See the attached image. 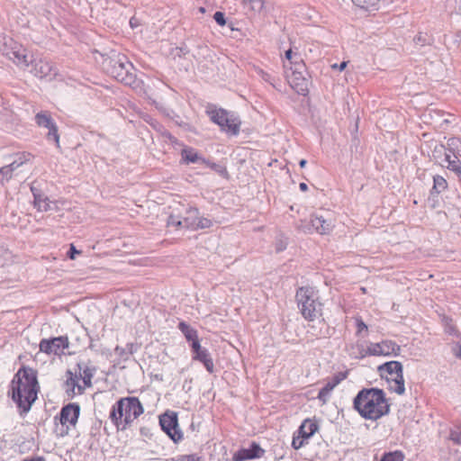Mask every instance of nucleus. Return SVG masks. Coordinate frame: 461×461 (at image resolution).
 I'll use <instances>...</instances> for the list:
<instances>
[{
	"instance_id": "nucleus-23",
	"label": "nucleus",
	"mask_w": 461,
	"mask_h": 461,
	"mask_svg": "<svg viewBox=\"0 0 461 461\" xmlns=\"http://www.w3.org/2000/svg\"><path fill=\"white\" fill-rule=\"evenodd\" d=\"M24 163L25 159H23L22 157H19L11 164L0 167V175L3 176L1 181L2 185H4L5 181H9L13 177V173Z\"/></svg>"
},
{
	"instance_id": "nucleus-37",
	"label": "nucleus",
	"mask_w": 461,
	"mask_h": 461,
	"mask_svg": "<svg viewBox=\"0 0 461 461\" xmlns=\"http://www.w3.org/2000/svg\"><path fill=\"white\" fill-rule=\"evenodd\" d=\"M48 130H49V132L47 134V139L49 140H54L57 143V145H59V135L58 133V127H57L56 123H53L52 126L48 128Z\"/></svg>"
},
{
	"instance_id": "nucleus-26",
	"label": "nucleus",
	"mask_w": 461,
	"mask_h": 461,
	"mask_svg": "<svg viewBox=\"0 0 461 461\" xmlns=\"http://www.w3.org/2000/svg\"><path fill=\"white\" fill-rule=\"evenodd\" d=\"M318 429V425L311 420H305L298 429L303 438H310Z\"/></svg>"
},
{
	"instance_id": "nucleus-14",
	"label": "nucleus",
	"mask_w": 461,
	"mask_h": 461,
	"mask_svg": "<svg viewBox=\"0 0 461 461\" xmlns=\"http://www.w3.org/2000/svg\"><path fill=\"white\" fill-rule=\"evenodd\" d=\"M30 66H32L31 72L37 77L40 78H49L51 80L54 78L58 72L56 68L52 65V63L44 59H34L32 58V62H31Z\"/></svg>"
},
{
	"instance_id": "nucleus-56",
	"label": "nucleus",
	"mask_w": 461,
	"mask_h": 461,
	"mask_svg": "<svg viewBox=\"0 0 461 461\" xmlns=\"http://www.w3.org/2000/svg\"><path fill=\"white\" fill-rule=\"evenodd\" d=\"M455 142H456V140L455 139H451L450 140V143H448V145L453 146V145H455Z\"/></svg>"
},
{
	"instance_id": "nucleus-15",
	"label": "nucleus",
	"mask_w": 461,
	"mask_h": 461,
	"mask_svg": "<svg viewBox=\"0 0 461 461\" xmlns=\"http://www.w3.org/2000/svg\"><path fill=\"white\" fill-rule=\"evenodd\" d=\"M311 225L319 234H329L334 228V221L330 215L314 213L311 216Z\"/></svg>"
},
{
	"instance_id": "nucleus-47",
	"label": "nucleus",
	"mask_w": 461,
	"mask_h": 461,
	"mask_svg": "<svg viewBox=\"0 0 461 461\" xmlns=\"http://www.w3.org/2000/svg\"><path fill=\"white\" fill-rule=\"evenodd\" d=\"M357 333H361L363 330H367L366 324L362 320H357Z\"/></svg>"
},
{
	"instance_id": "nucleus-10",
	"label": "nucleus",
	"mask_w": 461,
	"mask_h": 461,
	"mask_svg": "<svg viewBox=\"0 0 461 461\" xmlns=\"http://www.w3.org/2000/svg\"><path fill=\"white\" fill-rule=\"evenodd\" d=\"M161 429L169 436L174 442L182 439V433L178 428L177 415L174 411H167L159 417Z\"/></svg>"
},
{
	"instance_id": "nucleus-55",
	"label": "nucleus",
	"mask_w": 461,
	"mask_h": 461,
	"mask_svg": "<svg viewBox=\"0 0 461 461\" xmlns=\"http://www.w3.org/2000/svg\"><path fill=\"white\" fill-rule=\"evenodd\" d=\"M306 163H307V161L305 159H301L299 162V165L301 167H304Z\"/></svg>"
},
{
	"instance_id": "nucleus-29",
	"label": "nucleus",
	"mask_w": 461,
	"mask_h": 461,
	"mask_svg": "<svg viewBox=\"0 0 461 461\" xmlns=\"http://www.w3.org/2000/svg\"><path fill=\"white\" fill-rule=\"evenodd\" d=\"M35 122L38 126L44 127L46 129L52 126L55 122L51 118L50 113L48 112H40L35 115Z\"/></svg>"
},
{
	"instance_id": "nucleus-2",
	"label": "nucleus",
	"mask_w": 461,
	"mask_h": 461,
	"mask_svg": "<svg viewBox=\"0 0 461 461\" xmlns=\"http://www.w3.org/2000/svg\"><path fill=\"white\" fill-rule=\"evenodd\" d=\"M354 408L366 420H376L389 413L390 405L383 390L362 389L353 402Z\"/></svg>"
},
{
	"instance_id": "nucleus-52",
	"label": "nucleus",
	"mask_w": 461,
	"mask_h": 461,
	"mask_svg": "<svg viewBox=\"0 0 461 461\" xmlns=\"http://www.w3.org/2000/svg\"><path fill=\"white\" fill-rule=\"evenodd\" d=\"M455 351V355L461 358V344L460 345H457V348L456 349H454Z\"/></svg>"
},
{
	"instance_id": "nucleus-25",
	"label": "nucleus",
	"mask_w": 461,
	"mask_h": 461,
	"mask_svg": "<svg viewBox=\"0 0 461 461\" xmlns=\"http://www.w3.org/2000/svg\"><path fill=\"white\" fill-rule=\"evenodd\" d=\"M182 160L186 163H206L205 159L202 158L194 149L185 147L181 151Z\"/></svg>"
},
{
	"instance_id": "nucleus-22",
	"label": "nucleus",
	"mask_w": 461,
	"mask_h": 461,
	"mask_svg": "<svg viewBox=\"0 0 461 461\" xmlns=\"http://www.w3.org/2000/svg\"><path fill=\"white\" fill-rule=\"evenodd\" d=\"M449 150L443 144L435 142L431 150L432 159L441 167H444L446 160L448 159Z\"/></svg>"
},
{
	"instance_id": "nucleus-39",
	"label": "nucleus",
	"mask_w": 461,
	"mask_h": 461,
	"mask_svg": "<svg viewBox=\"0 0 461 461\" xmlns=\"http://www.w3.org/2000/svg\"><path fill=\"white\" fill-rule=\"evenodd\" d=\"M449 438L456 445H461V425L450 431Z\"/></svg>"
},
{
	"instance_id": "nucleus-7",
	"label": "nucleus",
	"mask_w": 461,
	"mask_h": 461,
	"mask_svg": "<svg viewBox=\"0 0 461 461\" xmlns=\"http://www.w3.org/2000/svg\"><path fill=\"white\" fill-rule=\"evenodd\" d=\"M80 413V406L77 403H69L64 406L59 413L60 428L57 425L56 432L63 437L68 433L69 426H75Z\"/></svg>"
},
{
	"instance_id": "nucleus-20",
	"label": "nucleus",
	"mask_w": 461,
	"mask_h": 461,
	"mask_svg": "<svg viewBox=\"0 0 461 461\" xmlns=\"http://www.w3.org/2000/svg\"><path fill=\"white\" fill-rule=\"evenodd\" d=\"M305 66L303 57L300 52L294 51L292 48L285 52V60H283V67L285 71H289L292 68Z\"/></svg>"
},
{
	"instance_id": "nucleus-1",
	"label": "nucleus",
	"mask_w": 461,
	"mask_h": 461,
	"mask_svg": "<svg viewBox=\"0 0 461 461\" xmlns=\"http://www.w3.org/2000/svg\"><path fill=\"white\" fill-rule=\"evenodd\" d=\"M38 390L36 373L32 368L20 369L14 375L11 384L12 399L21 410V415L31 410Z\"/></svg>"
},
{
	"instance_id": "nucleus-43",
	"label": "nucleus",
	"mask_w": 461,
	"mask_h": 461,
	"mask_svg": "<svg viewBox=\"0 0 461 461\" xmlns=\"http://www.w3.org/2000/svg\"><path fill=\"white\" fill-rule=\"evenodd\" d=\"M258 76H259V77H260L264 81L268 82V83H270L272 86H274V83L272 82V77H271V76H270L267 72H266V71H264V70H262V69H258Z\"/></svg>"
},
{
	"instance_id": "nucleus-13",
	"label": "nucleus",
	"mask_w": 461,
	"mask_h": 461,
	"mask_svg": "<svg viewBox=\"0 0 461 461\" xmlns=\"http://www.w3.org/2000/svg\"><path fill=\"white\" fill-rule=\"evenodd\" d=\"M400 350V346L392 340L370 343L366 348V353L370 356H398Z\"/></svg>"
},
{
	"instance_id": "nucleus-32",
	"label": "nucleus",
	"mask_w": 461,
	"mask_h": 461,
	"mask_svg": "<svg viewBox=\"0 0 461 461\" xmlns=\"http://www.w3.org/2000/svg\"><path fill=\"white\" fill-rule=\"evenodd\" d=\"M433 182L432 193L440 194L447 186L446 179L441 176H435Z\"/></svg>"
},
{
	"instance_id": "nucleus-3",
	"label": "nucleus",
	"mask_w": 461,
	"mask_h": 461,
	"mask_svg": "<svg viewBox=\"0 0 461 461\" xmlns=\"http://www.w3.org/2000/svg\"><path fill=\"white\" fill-rule=\"evenodd\" d=\"M143 411V406L137 397H124L117 401L112 407L109 418L118 430H124Z\"/></svg>"
},
{
	"instance_id": "nucleus-48",
	"label": "nucleus",
	"mask_w": 461,
	"mask_h": 461,
	"mask_svg": "<svg viewBox=\"0 0 461 461\" xmlns=\"http://www.w3.org/2000/svg\"><path fill=\"white\" fill-rule=\"evenodd\" d=\"M31 191L33 195V200L36 198V195L38 196V195L43 194V193L39 188H37L34 185H31Z\"/></svg>"
},
{
	"instance_id": "nucleus-57",
	"label": "nucleus",
	"mask_w": 461,
	"mask_h": 461,
	"mask_svg": "<svg viewBox=\"0 0 461 461\" xmlns=\"http://www.w3.org/2000/svg\"><path fill=\"white\" fill-rule=\"evenodd\" d=\"M447 332H449V333H453V332H454V328L449 327V329H448Z\"/></svg>"
},
{
	"instance_id": "nucleus-16",
	"label": "nucleus",
	"mask_w": 461,
	"mask_h": 461,
	"mask_svg": "<svg viewBox=\"0 0 461 461\" xmlns=\"http://www.w3.org/2000/svg\"><path fill=\"white\" fill-rule=\"evenodd\" d=\"M6 56L22 68H28L33 58L32 55L28 54L27 50L23 46L16 44L6 52Z\"/></svg>"
},
{
	"instance_id": "nucleus-24",
	"label": "nucleus",
	"mask_w": 461,
	"mask_h": 461,
	"mask_svg": "<svg viewBox=\"0 0 461 461\" xmlns=\"http://www.w3.org/2000/svg\"><path fill=\"white\" fill-rule=\"evenodd\" d=\"M344 379V375H337L329 381L319 392L318 399L325 403L331 391Z\"/></svg>"
},
{
	"instance_id": "nucleus-51",
	"label": "nucleus",
	"mask_w": 461,
	"mask_h": 461,
	"mask_svg": "<svg viewBox=\"0 0 461 461\" xmlns=\"http://www.w3.org/2000/svg\"><path fill=\"white\" fill-rule=\"evenodd\" d=\"M455 9L461 14V0H455Z\"/></svg>"
},
{
	"instance_id": "nucleus-31",
	"label": "nucleus",
	"mask_w": 461,
	"mask_h": 461,
	"mask_svg": "<svg viewBox=\"0 0 461 461\" xmlns=\"http://www.w3.org/2000/svg\"><path fill=\"white\" fill-rule=\"evenodd\" d=\"M33 205L39 212L50 210V202L44 194L38 196L36 195V198L33 200Z\"/></svg>"
},
{
	"instance_id": "nucleus-5",
	"label": "nucleus",
	"mask_w": 461,
	"mask_h": 461,
	"mask_svg": "<svg viewBox=\"0 0 461 461\" xmlns=\"http://www.w3.org/2000/svg\"><path fill=\"white\" fill-rule=\"evenodd\" d=\"M378 372L382 377L391 384L392 391L399 395L405 392L404 379L402 375V365L399 361H389L378 366Z\"/></svg>"
},
{
	"instance_id": "nucleus-42",
	"label": "nucleus",
	"mask_w": 461,
	"mask_h": 461,
	"mask_svg": "<svg viewBox=\"0 0 461 461\" xmlns=\"http://www.w3.org/2000/svg\"><path fill=\"white\" fill-rule=\"evenodd\" d=\"M213 18L219 25H221V26L225 25L226 20H225V15L222 12H216L213 15Z\"/></svg>"
},
{
	"instance_id": "nucleus-50",
	"label": "nucleus",
	"mask_w": 461,
	"mask_h": 461,
	"mask_svg": "<svg viewBox=\"0 0 461 461\" xmlns=\"http://www.w3.org/2000/svg\"><path fill=\"white\" fill-rule=\"evenodd\" d=\"M286 248V243L280 241L276 244V251H283Z\"/></svg>"
},
{
	"instance_id": "nucleus-38",
	"label": "nucleus",
	"mask_w": 461,
	"mask_h": 461,
	"mask_svg": "<svg viewBox=\"0 0 461 461\" xmlns=\"http://www.w3.org/2000/svg\"><path fill=\"white\" fill-rule=\"evenodd\" d=\"M212 226V220L199 215L197 223H195L194 230L208 229V228H211Z\"/></svg>"
},
{
	"instance_id": "nucleus-27",
	"label": "nucleus",
	"mask_w": 461,
	"mask_h": 461,
	"mask_svg": "<svg viewBox=\"0 0 461 461\" xmlns=\"http://www.w3.org/2000/svg\"><path fill=\"white\" fill-rule=\"evenodd\" d=\"M77 367L85 386L90 387L92 385V378L95 374V368H91L81 364H77Z\"/></svg>"
},
{
	"instance_id": "nucleus-58",
	"label": "nucleus",
	"mask_w": 461,
	"mask_h": 461,
	"mask_svg": "<svg viewBox=\"0 0 461 461\" xmlns=\"http://www.w3.org/2000/svg\"><path fill=\"white\" fill-rule=\"evenodd\" d=\"M200 11H201L202 13H203V12H204V8H203V7H201V8H200Z\"/></svg>"
},
{
	"instance_id": "nucleus-18",
	"label": "nucleus",
	"mask_w": 461,
	"mask_h": 461,
	"mask_svg": "<svg viewBox=\"0 0 461 461\" xmlns=\"http://www.w3.org/2000/svg\"><path fill=\"white\" fill-rule=\"evenodd\" d=\"M264 449H262L259 445L256 443H252L249 448H242L237 451L232 457L233 461H245L257 457H260L264 454Z\"/></svg>"
},
{
	"instance_id": "nucleus-41",
	"label": "nucleus",
	"mask_w": 461,
	"mask_h": 461,
	"mask_svg": "<svg viewBox=\"0 0 461 461\" xmlns=\"http://www.w3.org/2000/svg\"><path fill=\"white\" fill-rule=\"evenodd\" d=\"M306 438H303L302 435H298L297 437H294L292 441V446L294 449H299L304 445V440Z\"/></svg>"
},
{
	"instance_id": "nucleus-40",
	"label": "nucleus",
	"mask_w": 461,
	"mask_h": 461,
	"mask_svg": "<svg viewBox=\"0 0 461 461\" xmlns=\"http://www.w3.org/2000/svg\"><path fill=\"white\" fill-rule=\"evenodd\" d=\"M132 345H127V348H121L119 346H117L115 348V352L121 356V357H128L130 354L132 353Z\"/></svg>"
},
{
	"instance_id": "nucleus-34",
	"label": "nucleus",
	"mask_w": 461,
	"mask_h": 461,
	"mask_svg": "<svg viewBox=\"0 0 461 461\" xmlns=\"http://www.w3.org/2000/svg\"><path fill=\"white\" fill-rule=\"evenodd\" d=\"M404 455L402 451L396 450L393 452L384 453L381 461H403Z\"/></svg>"
},
{
	"instance_id": "nucleus-33",
	"label": "nucleus",
	"mask_w": 461,
	"mask_h": 461,
	"mask_svg": "<svg viewBox=\"0 0 461 461\" xmlns=\"http://www.w3.org/2000/svg\"><path fill=\"white\" fill-rule=\"evenodd\" d=\"M318 320H319L318 324L321 326L319 330L314 325H309V328L307 330V333L311 334L312 336L317 337V338L325 335V332L322 330H323V328H326V323L324 321V319L320 318Z\"/></svg>"
},
{
	"instance_id": "nucleus-11",
	"label": "nucleus",
	"mask_w": 461,
	"mask_h": 461,
	"mask_svg": "<svg viewBox=\"0 0 461 461\" xmlns=\"http://www.w3.org/2000/svg\"><path fill=\"white\" fill-rule=\"evenodd\" d=\"M133 65L126 58V61L122 63L117 69L110 68V76L126 86H137L139 82L133 73Z\"/></svg>"
},
{
	"instance_id": "nucleus-9",
	"label": "nucleus",
	"mask_w": 461,
	"mask_h": 461,
	"mask_svg": "<svg viewBox=\"0 0 461 461\" xmlns=\"http://www.w3.org/2000/svg\"><path fill=\"white\" fill-rule=\"evenodd\" d=\"M285 74L291 87L298 94L305 95L308 86L306 66H303L302 68L296 67L289 71H285Z\"/></svg>"
},
{
	"instance_id": "nucleus-46",
	"label": "nucleus",
	"mask_w": 461,
	"mask_h": 461,
	"mask_svg": "<svg viewBox=\"0 0 461 461\" xmlns=\"http://www.w3.org/2000/svg\"><path fill=\"white\" fill-rule=\"evenodd\" d=\"M212 169L219 172L221 175H227V170L224 167H220L219 165L215 163H207Z\"/></svg>"
},
{
	"instance_id": "nucleus-28",
	"label": "nucleus",
	"mask_w": 461,
	"mask_h": 461,
	"mask_svg": "<svg viewBox=\"0 0 461 461\" xmlns=\"http://www.w3.org/2000/svg\"><path fill=\"white\" fill-rule=\"evenodd\" d=\"M178 328L182 331L185 339L191 342V344L194 342H199L197 331L194 330L192 327H190L188 324H186L184 321H181L178 324Z\"/></svg>"
},
{
	"instance_id": "nucleus-30",
	"label": "nucleus",
	"mask_w": 461,
	"mask_h": 461,
	"mask_svg": "<svg viewBox=\"0 0 461 461\" xmlns=\"http://www.w3.org/2000/svg\"><path fill=\"white\" fill-rule=\"evenodd\" d=\"M448 159L446 160V164L444 167L447 168L456 172V173H461V161L459 158L452 153L451 150H449Z\"/></svg>"
},
{
	"instance_id": "nucleus-44",
	"label": "nucleus",
	"mask_w": 461,
	"mask_h": 461,
	"mask_svg": "<svg viewBox=\"0 0 461 461\" xmlns=\"http://www.w3.org/2000/svg\"><path fill=\"white\" fill-rule=\"evenodd\" d=\"M176 461H202L200 457L195 455H186L179 456Z\"/></svg>"
},
{
	"instance_id": "nucleus-17",
	"label": "nucleus",
	"mask_w": 461,
	"mask_h": 461,
	"mask_svg": "<svg viewBox=\"0 0 461 461\" xmlns=\"http://www.w3.org/2000/svg\"><path fill=\"white\" fill-rule=\"evenodd\" d=\"M192 350L194 352L193 358L194 360H198L202 362L205 367V369L209 373H212L214 371V365L211 354L208 349L203 348L200 342H194L191 344Z\"/></svg>"
},
{
	"instance_id": "nucleus-36",
	"label": "nucleus",
	"mask_w": 461,
	"mask_h": 461,
	"mask_svg": "<svg viewBox=\"0 0 461 461\" xmlns=\"http://www.w3.org/2000/svg\"><path fill=\"white\" fill-rule=\"evenodd\" d=\"M249 8L254 12H260L264 6V0H243Z\"/></svg>"
},
{
	"instance_id": "nucleus-12",
	"label": "nucleus",
	"mask_w": 461,
	"mask_h": 461,
	"mask_svg": "<svg viewBox=\"0 0 461 461\" xmlns=\"http://www.w3.org/2000/svg\"><path fill=\"white\" fill-rule=\"evenodd\" d=\"M68 339L67 337H55L51 339H44L40 342V350L48 355L60 356L64 354V350L68 348Z\"/></svg>"
},
{
	"instance_id": "nucleus-45",
	"label": "nucleus",
	"mask_w": 461,
	"mask_h": 461,
	"mask_svg": "<svg viewBox=\"0 0 461 461\" xmlns=\"http://www.w3.org/2000/svg\"><path fill=\"white\" fill-rule=\"evenodd\" d=\"M80 253H81V251L77 250L76 249V247L73 244H71L70 248H69V250L68 252V257L70 259H75L76 258V255H79Z\"/></svg>"
},
{
	"instance_id": "nucleus-54",
	"label": "nucleus",
	"mask_w": 461,
	"mask_h": 461,
	"mask_svg": "<svg viewBox=\"0 0 461 461\" xmlns=\"http://www.w3.org/2000/svg\"><path fill=\"white\" fill-rule=\"evenodd\" d=\"M299 187H300V189H301L302 191H303V192H304V191H306V190L308 189V186H307V185H306L305 183H301V184L299 185Z\"/></svg>"
},
{
	"instance_id": "nucleus-21",
	"label": "nucleus",
	"mask_w": 461,
	"mask_h": 461,
	"mask_svg": "<svg viewBox=\"0 0 461 461\" xmlns=\"http://www.w3.org/2000/svg\"><path fill=\"white\" fill-rule=\"evenodd\" d=\"M102 56L104 58L102 62L103 68L109 75L110 68L117 69L120 66H122V62L126 61V56L115 51H112L111 55L109 56Z\"/></svg>"
},
{
	"instance_id": "nucleus-35",
	"label": "nucleus",
	"mask_w": 461,
	"mask_h": 461,
	"mask_svg": "<svg viewBox=\"0 0 461 461\" xmlns=\"http://www.w3.org/2000/svg\"><path fill=\"white\" fill-rule=\"evenodd\" d=\"M381 0H352V2L361 8H375Z\"/></svg>"
},
{
	"instance_id": "nucleus-8",
	"label": "nucleus",
	"mask_w": 461,
	"mask_h": 461,
	"mask_svg": "<svg viewBox=\"0 0 461 461\" xmlns=\"http://www.w3.org/2000/svg\"><path fill=\"white\" fill-rule=\"evenodd\" d=\"M199 211L195 207L185 209V215L170 214L167 219V225L176 228L195 229V223L199 217Z\"/></svg>"
},
{
	"instance_id": "nucleus-19",
	"label": "nucleus",
	"mask_w": 461,
	"mask_h": 461,
	"mask_svg": "<svg viewBox=\"0 0 461 461\" xmlns=\"http://www.w3.org/2000/svg\"><path fill=\"white\" fill-rule=\"evenodd\" d=\"M65 390L68 397L83 393L84 387L78 384L77 372L73 373L70 370L66 372Z\"/></svg>"
},
{
	"instance_id": "nucleus-6",
	"label": "nucleus",
	"mask_w": 461,
	"mask_h": 461,
	"mask_svg": "<svg viewBox=\"0 0 461 461\" xmlns=\"http://www.w3.org/2000/svg\"><path fill=\"white\" fill-rule=\"evenodd\" d=\"M207 113L212 122L218 124L224 131L237 135L240 131V121L232 113L221 108L208 107Z\"/></svg>"
},
{
	"instance_id": "nucleus-53",
	"label": "nucleus",
	"mask_w": 461,
	"mask_h": 461,
	"mask_svg": "<svg viewBox=\"0 0 461 461\" xmlns=\"http://www.w3.org/2000/svg\"><path fill=\"white\" fill-rule=\"evenodd\" d=\"M23 461H45V459L42 456H38V457L32 458V459H25Z\"/></svg>"
},
{
	"instance_id": "nucleus-49",
	"label": "nucleus",
	"mask_w": 461,
	"mask_h": 461,
	"mask_svg": "<svg viewBox=\"0 0 461 461\" xmlns=\"http://www.w3.org/2000/svg\"><path fill=\"white\" fill-rule=\"evenodd\" d=\"M347 64L348 63L346 61H342L339 65H338V64L331 65V68H333V69H337L338 68L339 71H342V70H344L346 68Z\"/></svg>"
},
{
	"instance_id": "nucleus-4",
	"label": "nucleus",
	"mask_w": 461,
	"mask_h": 461,
	"mask_svg": "<svg viewBox=\"0 0 461 461\" xmlns=\"http://www.w3.org/2000/svg\"><path fill=\"white\" fill-rule=\"evenodd\" d=\"M296 300L304 319L313 321L322 317V304L313 288H299L296 292Z\"/></svg>"
}]
</instances>
